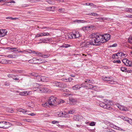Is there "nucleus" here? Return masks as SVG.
Segmentation results:
<instances>
[{
  "label": "nucleus",
  "instance_id": "obj_1",
  "mask_svg": "<svg viewBox=\"0 0 132 132\" xmlns=\"http://www.w3.org/2000/svg\"><path fill=\"white\" fill-rule=\"evenodd\" d=\"M94 41L95 45H98L109 40L110 39V35L108 34L104 35H99L97 33H93L89 36Z\"/></svg>",
  "mask_w": 132,
  "mask_h": 132
},
{
  "label": "nucleus",
  "instance_id": "obj_2",
  "mask_svg": "<svg viewBox=\"0 0 132 132\" xmlns=\"http://www.w3.org/2000/svg\"><path fill=\"white\" fill-rule=\"evenodd\" d=\"M11 126V124L9 122L5 121H0V128L7 129Z\"/></svg>",
  "mask_w": 132,
  "mask_h": 132
},
{
  "label": "nucleus",
  "instance_id": "obj_3",
  "mask_svg": "<svg viewBox=\"0 0 132 132\" xmlns=\"http://www.w3.org/2000/svg\"><path fill=\"white\" fill-rule=\"evenodd\" d=\"M91 39H92L91 38ZM86 41L82 43V46L83 47H90L92 45H95V44H94L93 42L94 41Z\"/></svg>",
  "mask_w": 132,
  "mask_h": 132
},
{
  "label": "nucleus",
  "instance_id": "obj_4",
  "mask_svg": "<svg viewBox=\"0 0 132 132\" xmlns=\"http://www.w3.org/2000/svg\"><path fill=\"white\" fill-rule=\"evenodd\" d=\"M68 36L69 38L70 39L76 38L81 37V35L79 34L78 31H76L75 33L69 34Z\"/></svg>",
  "mask_w": 132,
  "mask_h": 132
},
{
  "label": "nucleus",
  "instance_id": "obj_5",
  "mask_svg": "<svg viewBox=\"0 0 132 132\" xmlns=\"http://www.w3.org/2000/svg\"><path fill=\"white\" fill-rule=\"evenodd\" d=\"M48 102L50 105L53 106L54 105V104L57 103V101L55 97L53 96H51L50 97L48 100Z\"/></svg>",
  "mask_w": 132,
  "mask_h": 132
},
{
  "label": "nucleus",
  "instance_id": "obj_6",
  "mask_svg": "<svg viewBox=\"0 0 132 132\" xmlns=\"http://www.w3.org/2000/svg\"><path fill=\"white\" fill-rule=\"evenodd\" d=\"M99 104L101 107L104 108L106 109L109 110H111L112 109V107L110 105L105 104L104 103L101 102Z\"/></svg>",
  "mask_w": 132,
  "mask_h": 132
},
{
  "label": "nucleus",
  "instance_id": "obj_7",
  "mask_svg": "<svg viewBox=\"0 0 132 132\" xmlns=\"http://www.w3.org/2000/svg\"><path fill=\"white\" fill-rule=\"evenodd\" d=\"M122 61L125 65L132 67V62L129 60L127 59L126 58L123 59L122 60Z\"/></svg>",
  "mask_w": 132,
  "mask_h": 132
},
{
  "label": "nucleus",
  "instance_id": "obj_8",
  "mask_svg": "<svg viewBox=\"0 0 132 132\" xmlns=\"http://www.w3.org/2000/svg\"><path fill=\"white\" fill-rule=\"evenodd\" d=\"M52 83L54 86L59 87H66L67 86V85L65 84L63 85L62 83L58 82L53 81Z\"/></svg>",
  "mask_w": 132,
  "mask_h": 132
},
{
  "label": "nucleus",
  "instance_id": "obj_9",
  "mask_svg": "<svg viewBox=\"0 0 132 132\" xmlns=\"http://www.w3.org/2000/svg\"><path fill=\"white\" fill-rule=\"evenodd\" d=\"M49 35V34L48 32H42L40 34H37L35 38L41 37L43 36H48Z\"/></svg>",
  "mask_w": 132,
  "mask_h": 132
},
{
  "label": "nucleus",
  "instance_id": "obj_10",
  "mask_svg": "<svg viewBox=\"0 0 132 132\" xmlns=\"http://www.w3.org/2000/svg\"><path fill=\"white\" fill-rule=\"evenodd\" d=\"M7 32V31L6 29L0 30V36H1V37H3L6 35Z\"/></svg>",
  "mask_w": 132,
  "mask_h": 132
},
{
  "label": "nucleus",
  "instance_id": "obj_11",
  "mask_svg": "<svg viewBox=\"0 0 132 132\" xmlns=\"http://www.w3.org/2000/svg\"><path fill=\"white\" fill-rule=\"evenodd\" d=\"M82 119V117L81 116L75 115L73 116V119L76 121H79Z\"/></svg>",
  "mask_w": 132,
  "mask_h": 132
},
{
  "label": "nucleus",
  "instance_id": "obj_12",
  "mask_svg": "<svg viewBox=\"0 0 132 132\" xmlns=\"http://www.w3.org/2000/svg\"><path fill=\"white\" fill-rule=\"evenodd\" d=\"M17 111L20 112H22L24 114L26 112L29 113L30 112L29 111L27 110H25L23 109H17Z\"/></svg>",
  "mask_w": 132,
  "mask_h": 132
},
{
  "label": "nucleus",
  "instance_id": "obj_13",
  "mask_svg": "<svg viewBox=\"0 0 132 132\" xmlns=\"http://www.w3.org/2000/svg\"><path fill=\"white\" fill-rule=\"evenodd\" d=\"M82 84L81 85H76L73 86L72 88V89L75 90H77L79 89L82 87Z\"/></svg>",
  "mask_w": 132,
  "mask_h": 132
},
{
  "label": "nucleus",
  "instance_id": "obj_14",
  "mask_svg": "<svg viewBox=\"0 0 132 132\" xmlns=\"http://www.w3.org/2000/svg\"><path fill=\"white\" fill-rule=\"evenodd\" d=\"M36 61H35L34 63L41 64L42 63H45V61H43L42 60L40 59H36Z\"/></svg>",
  "mask_w": 132,
  "mask_h": 132
},
{
  "label": "nucleus",
  "instance_id": "obj_15",
  "mask_svg": "<svg viewBox=\"0 0 132 132\" xmlns=\"http://www.w3.org/2000/svg\"><path fill=\"white\" fill-rule=\"evenodd\" d=\"M60 116L62 117H67L68 113L66 112H61L60 113Z\"/></svg>",
  "mask_w": 132,
  "mask_h": 132
},
{
  "label": "nucleus",
  "instance_id": "obj_16",
  "mask_svg": "<svg viewBox=\"0 0 132 132\" xmlns=\"http://www.w3.org/2000/svg\"><path fill=\"white\" fill-rule=\"evenodd\" d=\"M111 78L109 77L103 76L102 77V79L104 81H107L109 82L110 80V79H111Z\"/></svg>",
  "mask_w": 132,
  "mask_h": 132
},
{
  "label": "nucleus",
  "instance_id": "obj_17",
  "mask_svg": "<svg viewBox=\"0 0 132 132\" xmlns=\"http://www.w3.org/2000/svg\"><path fill=\"white\" fill-rule=\"evenodd\" d=\"M48 41L47 40L45 39H40L39 40V42L38 43V44H39L42 43H47Z\"/></svg>",
  "mask_w": 132,
  "mask_h": 132
},
{
  "label": "nucleus",
  "instance_id": "obj_18",
  "mask_svg": "<svg viewBox=\"0 0 132 132\" xmlns=\"http://www.w3.org/2000/svg\"><path fill=\"white\" fill-rule=\"evenodd\" d=\"M111 79H110V80L108 82V83L110 84H116L117 82L114 81L112 79V77H111Z\"/></svg>",
  "mask_w": 132,
  "mask_h": 132
},
{
  "label": "nucleus",
  "instance_id": "obj_19",
  "mask_svg": "<svg viewBox=\"0 0 132 132\" xmlns=\"http://www.w3.org/2000/svg\"><path fill=\"white\" fill-rule=\"evenodd\" d=\"M42 93L43 92H50V91H49L48 89L46 87H42Z\"/></svg>",
  "mask_w": 132,
  "mask_h": 132
},
{
  "label": "nucleus",
  "instance_id": "obj_20",
  "mask_svg": "<svg viewBox=\"0 0 132 132\" xmlns=\"http://www.w3.org/2000/svg\"><path fill=\"white\" fill-rule=\"evenodd\" d=\"M94 86L91 84H87L86 87L87 88L90 89H92L93 88Z\"/></svg>",
  "mask_w": 132,
  "mask_h": 132
},
{
  "label": "nucleus",
  "instance_id": "obj_21",
  "mask_svg": "<svg viewBox=\"0 0 132 132\" xmlns=\"http://www.w3.org/2000/svg\"><path fill=\"white\" fill-rule=\"evenodd\" d=\"M20 95L22 96H26V95L28 94L27 92V91H24L20 92Z\"/></svg>",
  "mask_w": 132,
  "mask_h": 132
},
{
  "label": "nucleus",
  "instance_id": "obj_22",
  "mask_svg": "<svg viewBox=\"0 0 132 132\" xmlns=\"http://www.w3.org/2000/svg\"><path fill=\"white\" fill-rule=\"evenodd\" d=\"M74 22H77L78 23L86 22V21L84 20H75Z\"/></svg>",
  "mask_w": 132,
  "mask_h": 132
},
{
  "label": "nucleus",
  "instance_id": "obj_23",
  "mask_svg": "<svg viewBox=\"0 0 132 132\" xmlns=\"http://www.w3.org/2000/svg\"><path fill=\"white\" fill-rule=\"evenodd\" d=\"M35 58H34L33 59H31L28 61V62L30 63H34L35 61H36Z\"/></svg>",
  "mask_w": 132,
  "mask_h": 132
},
{
  "label": "nucleus",
  "instance_id": "obj_24",
  "mask_svg": "<svg viewBox=\"0 0 132 132\" xmlns=\"http://www.w3.org/2000/svg\"><path fill=\"white\" fill-rule=\"evenodd\" d=\"M92 89L97 91H99L100 90L99 87L96 86H94Z\"/></svg>",
  "mask_w": 132,
  "mask_h": 132
},
{
  "label": "nucleus",
  "instance_id": "obj_25",
  "mask_svg": "<svg viewBox=\"0 0 132 132\" xmlns=\"http://www.w3.org/2000/svg\"><path fill=\"white\" fill-rule=\"evenodd\" d=\"M88 14L89 15H93L94 16H97L99 15L97 13L95 12L89 13Z\"/></svg>",
  "mask_w": 132,
  "mask_h": 132
},
{
  "label": "nucleus",
  "instance_id": "obj_26",
  "mask_svg": "<svg viewBox=\"0 0 132 132\" xmlns=\"http://www.w3.org/2000/svg\"><path fill=\"white\" fill-rule=\"evenodd\" d=\"M40 1V0H30L29 2L31 3H37Z\"/></svg>",
  "mask_w": 132,
  "mask_h": 132
},
{
  "label": "nucleus",
  "instance_id": "obj_27",
  "mask_svg": "<svg viewBox=\"0 0 132 132\" xmlns=\"http://www.w3.org/2000/svg\"><path fill=\"white\" fill-rule=\"evenodd\" d=\"M125 11L127 12H129L132 13V8H126Z\"/></svg>",
  "mask_w": 132,
  "mask_h": 132
},
{
  "label": "nucleus",
  "instance_id": "obj_28",
  "mask_svg": "<svg viewBox=\"0 0 132 132\" xmlns=\"http://www.w3.org/2000/svg\"><path fill=\"white\" fill-rule=\"evenodd\" d=\"M42 87H39L37 88V90L36 91H37L39 93H42Z\"/></svg>",
  "mask_w": 132,
  "mask_h": 132
},
{
  "label": "nucleus",
  "instance_id": "obj_29",
  "mask_svg": "<svg viewBox=\"0 0 132 132\" xmlns=\"http://www.w3.org/2000/svg\"><path fill=\"white\" fill-rule=\"evenodd\" d=\"M36 78L38 81H41L42 79L41 76H36Z\"/></svg>",
  "mask_w": 132,
  "mask_h": 132
},
{
  "label": "nucleus",
  "instance_id": "obj_30",
  "mask_svg": "<svg viewBox=\"0 0 132 132\" xmlns=\"http://www.w3.org/2000/svg\"><path fill=\"white\" fill-rule=\"evenodd\" d=\"M114 129H116L117 130H121V131H125V130H123V129H122L121 128L117 127L115 125L114 128Z\"/></svg>",
  "mask_w": 132,
  "mask_h": 132
},
{
  "label": "nucleus",
  "instance_id": "obj_31",
  "mask_svg": "<svg viewBox=\"0 0 132 132\" xmlns=\"http://www.w3.org/2000/svg\"><path fill=\"white\" fill-rule=\"evenodd\" d=\"M122 118L124 120L128 122L129 118L126 117L122 116Z\"/></svg>",
  "mask_w": 132,
  "mask_h": 132
},
{
  "label": "nucleus",
  "instance_id": "obj_32",
  "mask_svg": "<svg viewBox=\"0 0 132 132\" xmlns=\"http://www.w3.org/2000/svg\"><path fill=\"white\" fill-rule=\"evenodd\" d=\"M49 103L48 102V103H47V102L44 103H43L42 104V106L44 107H45L46 106H49V105H50V104H49Z\"/></svg>",
  "mask_w": 132,
  "mask_h": 132
},
{
  "label": "nucleus",
  "instance_id": "obj_33",
  "mask_svg": "<svg viewBox=\"0 0 132 132\" xmlns=\"http://www.w3.org/2000/svg\"><path fill=\"white\" fill-rule=\"evenodd\" d=\"M120 70L123 72H126L127 70V68L125 67H122L121 68Z\"/></svg>",
  "mask_w": 132,
  "mask_h": 132
},
{
  "label": "nucleus",
  "instance_id": "obj_34",
  "mask_svg": "<svg viewBox=\"0 0 132 132\" xmlns=\"http://www.w3.org/2000/svg\"><path fill=\"white\" fill-rule=\"evenodd\" d=\"M70 103L71 104H74L76 103L75 100L74 99H70Z\"/></svg>",
  "mask_w": 132,
  "mask_h": 132
},
{
  "label": "nucleus",
  "instance_id": "obj_35",
  "mask_svg": "<svg viewBox=\"0 0 132 132\" xmlns=\"http://www.w3.org/2000/svg\"><path fill=\"white\" fill-rule=\"evenodd\" d=\"M50 56V54H48V55H40L39 56H41L43 58H47V57H49Z\"/></svg>",
  "mask_w": 132,
  "mask_h": 132
},
{
  "label": "nucleus",
  "instance_id": "obj_36",
  "mask_svg": "<svg viewBox=\"0 0 132 132\" xmlns=\"http://www.w3.org/2000/svg\"><path fill=\"white\" fill-rule=\"evenodd\" d=\"M96 19H99L103 21L105 20H106V18H105L102 17H99L98 18H96Z\"/></svg>",
  "mask_w": 132,
  "mask_h": 132
},
{
  "label": "nucleus",
  "instance_id": "obj_37",
  "mask_svg": "<svg viewBox=\"0 0 132 132\" xmlns=\"http://www.w3.org/2000/svg\"><path fill=\"white\" fill-rule=\"evenodd\" d=\"M128 42L130 44H132V36L129 37L128 39Z\"/></svg>",
  "mask_w": 132,
  "mask_h": 132
},
{
  "label": "nucleus",
  "instance_id": "obj_38",
  "mask_svg": "<svg viewBox=\"0 0 132 132\" xmlns=\"http://www.w3.org/2000/svg\"><path fill=\"white\" fill-rule=\"evenodd\" d=\"M6 19L11 20H16L17 18H13L11 17H7L6 18Z\"/></svg>",
  "mask_w": 132,
  "mask_h": 132
},
{
  "label": "nucleus",
  "instance_id": "obj_39",
  "mask_svg": "<svg viewBox=\"0 0 132 132\" xmlns=\"http://www.w3.org/2000/svg\"><path fill=\"white\" fill-rule=\"evenodd\" d=\"M62 81L65 82H68L69 81V80L68 79L63 78L61 79Z\"/></svg>",
  "mask_w": 132,
  "mask_h": 132
},
{
  "label": "nucleus",
  "instance_id": "obj_40",
  "mask_svg": "<svg viewBox=\"0 0 132 132\" xmlns=\"http://www.w3.org/2000/svg\"><path fill=\"white\" fill-rule=\"evenodd\" d=\"M96 122H92L89 123V125L91 126H94L95 125Z\"/></svg>",
  "mask_w": 132,
  "mask_h": 132
},
{
  "label": "nucleus",
  "instance_id": "obj_41",
  "mask_svg": "<svg viewBox=\"0 0 132 132\" xmlns=\"http://www.w3.org/2000/svg\"><path fill=\"white\" fill-rule=\"evenodd\" d=\"M41 81H44L46 79V77L45 76H41Z\"/></svg>",
  "mask_w": 132,
  "mask_h": 132
},
{
  "label": "nucleus",
  "instance_id": "obj_42",
  "mask_svg": "<svg viewBox=\"0 0 132 132\" xmlns=\"http://www.w3.org/2000/svg\"><path fill=\"white\" fill-rule=\"evenodd\" d=\"M113 62L114 63H117L120 64L121 63V61L119 60H114Z\"/></svg>",
  "mask_w": 132,
  "mask_h": 132
},
{
  "label": "nucleus",
  "instance_id": "obj_43",
  "mask_svg": "<svg viewBox=\"0 0 132 132\" xmlns=\"http://www.w3.org/2000/svg\"><path fill=\"white\" fill-rule=\"evenodd\" d=\"M75 110H70L69 111L68 113L70 114H72L75 112Z\"/></svg>",
  "mask_w": 132,
  "mask_h": 132
},
{
  "label": "nucleus",
  "instance_id": "obj_44",
  "mask_svg": "<svg viewBox=\"0 0 132 132\" xmlns=\"http://www.w3.org/2000/svg\"><path fill=\"white\" fill-rule=\"evenodd\" d=\"M120 54H121L120 55H120V56L121 57H123L125 55V54H124L123 53H122L121 52H120Z\"/></svg>",
  "mask_w": 132,
  "mask_h": 132
},
{
  "label": "nucleus",
  "instance_id": "obj_45",
  "mask_svg": "<svg viewBox=\"0 0 132 132\" xmlns=\"http://www.w3.org/2000/svg\"><path fill=\"white\" fill-rule=\"evenodd\" d=\"M128 122L130 125H132V119L129 118V119H128Z\"/></svg>",
  "mask_w": 132,
  "mask_h": 132
},
{
  "label": "nucleus",
  "instance_id": "obj_46",
  "mask_svg": "<svg viewBox=\"0 0 132 132\" xmlns=\"http://www.w3.org/2000/svg\"><path fill=\"white\" fill-rule=\"evenodd\" d=\"M128 110V109L125 106L123 107V110H122V111H125Z\"/></svg>",
  "mask_w": 132,
  "mask_h": 132
},
{
  "label": "nucleus",
  "instance_id": "obj_47",
  "mask_svg": "<svg viewBox=\"0 0 132 132\" xmlns=\"http://www.w3.org/2000/svg\"><path fill=\"white\" fill-rule=\"evenodd\" d=\"M2 63L3 64H7L8 63V62L7 60H4L2 61Z\"/></svg>",
  "mask_w": 132,
  "mask_h": 132
},
{
  "label": "nucleus",
  "instance_id": "obj_48",
  "mask_svg": "<svg viewBox=\"0 0 132 132\" xmlns=\"http://www.w3.org/2000/svg\"><path fill=\"white\" fill-rule=\"evenodd\" d=\"M41 29H50V27H43L42 28H41Z\"/></svg>",
  "mask_w": 132,
  "mask_h": 132
},
{
  "label": "nucleus",
  "instance_id": "obj_49",
  "mask_svg": "<svg viewBox=\"0 0 132 132\" xmlns=\"http://www.w3.org/2000/svg\"><path fill=\"white\" fill-rule=\"evenodd\" d=\"M23 120L24 121H27L28 122H31V120L29 119H24Z\"/></svg>",
  "mask_w": 132,
  "mask_h": 132
},
{
  "label": "nucleus",
  "instance_id": "obj_50",
  "mask_svg": "<svg viewBox=\"0 0 132 132\" xmlns=\"http://www.w3.org/2000/svg\"><path fill=\"white\" fill-rule=\"evenodd\" d=\"M110 126L111 127L114 128L115 126V125L112 124H110Z\"/></svg>",
  "mask_w": 132,
  "mask_h": 132
},
{
  "label": "nucleus",
  "instance_id": "obj_51",
  "mask_svg": "<svg viewBox=\"0 0 132 132\" xmlns=\"http://www.w3.org/2000/svg\"><path fill=\"white\" fill-rule=\"evenodd\" d=\"M16 49V48L7 47V49L9 50Z\"/></svg>",
  "mask_w": 132,
  "mask_h": 132
},
{
  "label": "nucleus",
  "instance_id": "obj_52",
  "mask_svg": "<svg viewBox=\"0 0 132 132\" xmlns=\"http://www.w3.org/2000/svg\"><path fill=\"white\" fill-rule=\"evenodd\" d=\"M56 123H59V122L57 121L54 120L52 122V123L53 124H55Z\"/></svg>",
  "mask_w": 132,
  "mask_h": 132
},
{
  "label": "nucleus",
  "instance_id": "obj_53",
  "mask_svg": "<svg viewBox=\"0 0 132 132\" xmlns=\"http://www.w3.org/2000/svg\"><path fill=\"white\" fill-rule=\"evenodd\" d=\"M22 7H28L29 6V5L27 4H23L22 5Z\"/></svg>",
  "mask_w": 132,
  "mask_h": 132
},
{
  "label": "nucleus",
  "instance_id": "obj_54",
  "mask_svg": "<svg viewBox=\"0 0 132 132\" xmlns=\"http://www.w3.org/2000/svg\"><path fill=\"white\" fill-rule=\"evenodd\" d=\"M117 45L116 44H114L110 46V47H115L117 46Z\"/></svg>",
  "mask_w": 132,
  "mask_h": 132
},
{
  "label": "nucleus",
  "instance_id": "obj_55",
  "mask_svg": "<svg viewBox=\"0 0 132 132\" xmlns=\"http://www.w3.org/2000/svg\"><path fill=\"white\" fill-rule=\"evenodd\" d=\"M28 115H30V116H35L36 115V114H34V113H31L29 114H28Z\"/></svg>",
  "mask_w": 132,
  "mask_h": 132
},
{
  "label": "nucleus",
  "instance_id": "obj_56",
  "mask_svg": "<svg viewBox=\"0 0 132 132\" xmlns=\"http://www.w3.org/2000/svg\"><path fill=\"white\" fill-rule=\"evenodd\" d=\"M61 91H63V92H68L69 90H66V89L63 88V89H61Z\"/></svg>",
  "mask_w": 132,
  "mask_h": 132
},
{
  "label": "nucleus",
  "instance_id": "obj_57",
  "mask_svg": "<svg viewBox=\"0 0 132 132\" xmlns=\"http://www.w3.org/2000/svg\"><path fill=\"white\" fill-rule=\"evenodd\" d=\"M13 55L12 54H9L7 56V57L10 58H12L13 57Z\"/></svg>",
  "mask_w": 132,
  "mask_h": 132
},
{
  "label": "nucleus",
  "instance_id": "obj_58",
  "mask_svg": "<svg viewBox=\"0 0 132 132\" xmlns=\"http://www.w3.org/2000/svg\"><path fill=\"white\" fill-rule=\"evenodd\" d=\"M69 46H70V45H65V46L64 45L63 46V47H68Z\"/></svg>",
  "mask_w": 132,
  "mask_h": 132
},
{
  "label": "nucleus",
  "instance_id": "obj_59",
  "mask_svg": "<svg viewBox=\"0 0 132 132\" xmlns=\"http://www.w3.org/2000/svg\"><path fill=\"white\" fill-rule=\"evenodd\" d=\"M114 54L116 56H118V55H119L120 54V52H118L116 54Z\"/></svg>",
  "mask_w": 132,
  "mask_h": 132
},
{
  "label": "nucleus",
  "instance_id": "obj_60",
  "mask_svg": "<svg viewBox=\"0 0 132 132\" xmlns=\"http://www.w3.org/2000/svg\"><path fill=\"white\" fill-rule=\"evenodd\" d=\"M124 106L121 105V106H120V109L121 110H123V108Z\"/></svg>",
  "mask_w": 132,
  "mask_h": 132
},
{
  "label": "nucleus",
  "instance_id": "obj_61",
  "mask_svg": "<svg viewBox=\"0 0 132 132\" xmlns=\"http://www.w3.org/2000/svg\"><path fill=\"white\" fill-rule=\"evenodd\" d=\"M15 3V2L14 1H11L10 2H7L8 3Z\"/></svg>",
  "mask_w": 132,
  "mask_h": 132
},
{
  "label": "nucleus",
  "instance_id": "obj_62",
  "mask_svg": "<svg viewBox=\"0 0 132 132\" xmlns=\"http://www.w3.org/2000/svg\"><path fill=\"white\" fill-rule=\"evenodd\" d=\"M38 87H34L32 88V89L34 91H36L37 90V88Z\"/></svg>",
  "mask_w": 132,
  "mask_h": 132
},
{
  "label": "nucleus",
  "instance_id": "obj_63",
  "mask_svg": "<svg viewBox=\"0 0 132 132\" xmlns=\"http://www.w3.org/2000/svg\"><path fill=\"white\" fill-rule=\"evenodd\" d=\"M127 17L132 18V15H128L127 16Z\"/></svg>",
  "mask_w": 132,
  "mask_h": 132
},
{
  "label": "nucleus",
  "instance_id": "obj_64",
  "mask_svg": "<svg viewBox=\"0 0 132 132\" xmlns=\"http://www.w3.org/2000/svg\"><path fill=\"white\" fill-rule=\"evenodd\" d=\"M51 7H47L46 8V10H51Z\"/></svg>",
  "mask_w": 132,
  "mask_h": 132
}]
</instances>
